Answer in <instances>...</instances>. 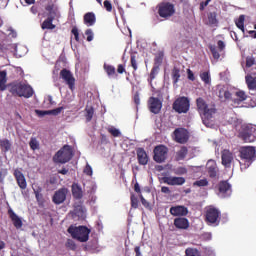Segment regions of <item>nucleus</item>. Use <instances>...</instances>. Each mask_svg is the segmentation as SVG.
Wrapping results in <instances>:
<instances>
[{"mask_svg":"<svg viewBox=\"0 0 256 256\" xmlns=\"http://www.w3.org/2000/svg\"><path fill=\"white\" fill-rule=\"evenodd\" d=\"M196 107L199 115L201 116L202 123L209 127L211 125V119H213V115L217 113V108L215 105L209 106L205 99L199 97L196 99Z\"/></svg>","mask_w":256,"mask_h":256,"instance_id":"obj_1","label":"nucleus"},{"mask_svg":"<svg viewBox=\"0 0 256 256\" xmlns=\"http://www.w3.org/2000/svg\"><path fill=\"white\" fill-rule=\"evenodd\" d=\"M68 233L72 239L79 241L80 243H87L89 241V235H91V229L87 226H69Z\"/></svg>","mask_w":256,"mask_h":256,"instance_id":"obj_2","label":"nucleus"},{"mask_svg":"<svg viewBox=\"0 0 256 256\" xmlns=\"http://www.w3.org/2000/svg\"><path fill=\"white\" fill-rule=\"evenodd\" d=\"M240 157L244 161V164L240 162V169L241 171L248 169L251 167V164L256 159V150L253 146H243L239 150Z\"/></svg>","mask_w":256,"mask_h":256,"instance_id":"obj_3","label":"nucleus"},{"mask_svg":"<svg viewBox=\"0 0 256 256\" xmlns=\"http://www.w3.org/2000/svg\"><path fill=\"white\" fill-rule=\"evenodd\" d=\"M238 137L242 139L244 143H253L254 141H256V125H242L238 132Z\"/></svg>","mask_w":256,"mask_h":256,"instance_id":"obj_4","label":"nucleus"},{"mask_svg":"<svg viewBox=\"0 0 256 256\" xmlns=\"http://www.w3.org/2000/svg\"><path fill=\"white\" fill-rule=\"evenodd\" d=\"M10 93L14 97H25V99H29L33 97V88L27 84L16 83L11 85Z\"/></svg>","mask_w":256,"mask_h":256,"instance_id":"obj_5","label":"nucleus"},{"mask_svg":"<svg viewBox=\"0 0 256 256\" xmlns=\"http://www.w3.org/2000/svg\"><path fill=\"white\" fill-rule=\"evenodd\" d=\"M73 159V148L70 145H64L53 157L54 163H69Z\"/></svg>","mask_w":256,"mask_h":256,"instance_id":"obj_6","label":"nucleus"},{"mask_svg":"<svg viewBox=\"0 0 256 256\" xmlns=\"http://www.w3.org/2000/svg\"><path fill=\"white\" fill-rule=\"evenodd\" d=\"M157 13L162 19H170L175 15V4L171 2H161L157 5Z\"/></svg>","mask_w":256,"mask_h":256,"instance_id":"obj_7","label":"nucleus"},{"mask_svg":"<svg viewBox=\"0 0 256 256\" xmlns=\"http://www.w3.org/2000/svg\"><path fill=\"white\" fill-rule=\"evenodd\" d=\"M221 221V211L219 209L210 206L206 208L205 222L209 225H218Z\"/></svg>","mask_w":256,"mask_h":256,"instance_id":"obj_8","label":"nucleus"},{"mask_svg":"<svg viewBox=\"0 0 256 256\" xmlns=\"http://www.w3.org/2000/svg\"><path fill=\"white\" fill-rule=\"evenodd\" d=\"M190 107H191V103L189 101V98L185 96H181L177 98L172 104V108L174 109V111L179 114L188 113Z\"/></svg>","mask_w":256,"mask_h":256,"instance_id":"obj_9","label":"nucleus"},{"mask_svg":"<svg viewBox=\"0 0 256 256\" xmlns=\"http://www.w3.org/2000/svg\"><path fill=\"white\" fill-rule=\"evenodd\" d=\"M153 153H154L153 160L156 163H165V161H167L169 148H167V146L165 145L160 144L155 146Z\"/></svg>","mask_w":256,"mask_h":256,"instance_id":"obj_10","label":"nucleus"},{"mask_svg":"<svg viewBox=\"0 0 256 256\" xmlns=\"http://www.w3.org/2000/svg\"><path fill=\"white\" fill-rule=\"evenodd\" d=\"M59 77L68 85L70 91L75 90V76H73V73L70 72V70L63 68L60 71Z\"/></svg>","mask_w":256,"mask_h":256,"instance_id":"obj_11","label":"nucleus"},{"mask_svg":"<svg viewBox=\"0 0 256 256\" xmlns=\"http://www.w3.org/2000/svg\"><path fill=\"white\" fill-rule=\"evenodd\" d=\"M217 189H218V195L222 199L231 197V193H232L231 184H229L227 180L220 181L217 185Z\"/></svg>","mask_w":256,"mask_h":256,"instance_id":"obj_12","label":"nucleus"},{"mask_svg":"<svg viewBox=\"0 0 256 256\" xmlns=\"http://www.w3.org/2000/svg\"><path fill=\"white\" fill-rule=\"evenodd\" d=\"M173 133H174V140L176 141V143L185 145V143L189 141V131H187V129L176 128Z\"/></svg>","mask_w":256,"mask_h":256,"instance_id":"obj_13","label":"nucleus"},{"mask_svg":"<svg viewBox=\"0 0 256 256\" xmlns=\"http://www.w3.org/2000/svg\"><path fill=\"white\" fill-rule=\"evenodd\" d=\"M68 193H69V189L65 187L58 189L52 197L53 203L55 205H61L62 203H65V201L67 200Z\"/></svg>","mask_w":256,"mask_h":256,"instance_id":"obj_14","label":"nucleus"},{"mask_svg":"<svg viewBox=\"0 0 256 256\" xmlns=\"http://www.w3.org/2000/svg\"><path fill=\"white\" fill-rule=\"evenodd\" d=\"M148 108L150 113L159 115V113H161V109L163 108V102H161L159 98L150 97L148 99Z\"/></svg>","mask_w":256,"mask_h":256,"instance_id":"obj_15","label":"nucleus"},{"mask_svg":"<svg viewBox=\"0 0 256 256\" xmlns=\"http://www.w3.org/2000/svg\"><path fill=\"white\" fill-rule=\"evenodd\" d=\"M206 171L210 179H215L219 173V168L217 167V162L215 160H208L206 163Z\"/></svg>","mask_w":256,"mask_h":256,"instance_id":"obj_16","label":"nucleus"},{"mask_svg":"<svg viewBox=\"0 0 256 256\" xmlns=\"http://www.w3.org/2000/svg\"><path fill=\"white\" fill-rule=\"evenodd\" d=\"M170 214L173 215V217H187L189 215V210L185 206H172L170 208Z\"/></svg>","mask_w":256,"mask_h":256,"instance_id":"obj_17","label":"nucleus"},{"mask_svg":"<svg viewBox=\"0 0 256 256\" xmlns=\"http://www.w3.org/2000/svg\"><path fill=\"white\" fill-rule=\"evenodd\" d=\"M16 183L20 189L25 190L27 189V179H25V175L19 169H15L13 173Z\"/></svg>","mask_w":256,"mask_h":256,"instance_id":"obj_18","label":"nucleus"},{"mask_svg":"<svg viewBox=\"0 0 256 256\" xmlns=\"http://www.w3.org/2000/svg\"><path fill=\"white\" fill-rule=\"evenodd\" d=\"M222 165L226 167V169L231 168V163H233V153L229 150H223L221 152Z\"/></svg>","mask_w":256,"mask_h":256,"instance_id":"obj_19","label":"nucleus"},{"mask_svg":"<svg viewBox=\"0 0 256 256\" xmlns=\"http://www.w3.org/2000/svg\"><path fill=\"white\" fill-rule=\"evenodd\" d=\"M163 183L166 185H185V177L168 176L163 178Z\"/></svg>","mask_w":256,"mask_h":256,"instance_id":"obj_20","label":"nucleus"},{"mask_svg":"<svg viewBox=\"0 0 256 256\" xmlns=\"http://www.w3.org/2000/svg\"><path fill=\"white\" fill-rule=\"evenodd\" d=\"M243 101H247V94L240 90L236 92L234 98H232V106L239 107Z\"/></svg>","mask_w":256,"mask_h":256,"instance_id":"obj_21","label":"nucleus"},{"mask_svg":"<svg viewBox=\"0 0 256 256\" xmlns=\"http://www.w3.org/2000/svg\"><path fill=\"white\" fill-rule=\"evenodd\" d=\"M136 155L139 165H147L149 163V155L144 148H137Z\"/></svg>","mask_w":256,"mask_h":256,"instance_id":"obj_22","label":"nucleus"},{"mask_svg":"<svg viewBox=\"0 0 256 256\" xmlns=\"http://www.w3.org/2000/svg\"><path fill=\"white\" fill-rule=\"evenodd\" d=\"M174 227H176V229H180V230H187L189 229V219L185 218V217H177L174 219Z\"/></svg>","mask_w":256,"mask_h":256,"instance_id":"obj_23","label":"nucleus"},{"mask_svg":"<svg viewBox=\"0 0 256 256\" xmlns=\"http://www.w3.org/2000/svg\"><path fill=\"white\" fill-rule=\"evenodd\" d=\"M83 23L86 27H93L97 23V16L93 12H87L83 16Z\"/></svg>","mask_w":256,"mask_h":256,"instance_id":"obj_24","label":"nucleus"},{"mask_svg":"<svg viewBox=\"0 0 256 256\" xmlns=\"http://www.w3.org/2000/svg\"><path fill=\"white\" fill-rule=\"evenodd\" d=\"M218 97L222 103H225L227 101H232V94L229 91V89L225 87L219 89Z\"/></svg>","mask_w":256,"mask_h":256,"instance_id":"obj_25","label":"nucleus"},{"mask_svg":"<svg viewBox=\"0 0 256 256\" xmlns=\"http://www.w3.org/2000/svg\"><path fill=\"white\" fill-rule=\"evenodd\" d=\"M8 215L16 229H21L23 227V221L18 217V215L12 210H8Z\"/></svg>","mask_w":256,"mask_h":256,"instance_id":"obj_26","label":"nucleus"},{"mask_svg":"<svg viewBox=\"0 0 256 256\" xmlns=\"http://www.w3.org/2000/svg\"><path fill=\"white\" fill-rule=\"evenodd\" d=\"M32 189L34 191L37 203L39 205H43L45 203V198L43 197V188L41 186L35 185L32 187Z\"/></svg>","mask_w":256,"mask_h":256,"instance_id":"obj_27","label":"nucleus"},{"mask_svg":"<svg viewBox=\"0 0 256 256\" xmlns=\"http://www.w3.org/2000/svg\"><path fill=\"white\" fill-rule=\"evenodd\" d=\"M72 189V197L75 199H83V189L78 183H73L71 186Z\"/></svg>","mask_w":256,"mask_h":256,"instance_id":"obj_28","label":"nucleus"},{"mask_svg":"<svg viewBox=\"0 0 256 256\" xmlns=\"http://www.w3.org/2000/svg\"><path fill=\"white\" fill-rule=\"evenodd\" d=\"M188 153H189V149L187 148V146H182L180 150L176 152V156H175L176 161H183L185 157H187Z\"/></svg>","mask_w":256,"mask_h":256,"instance_id":"obj_29","label":"nucleus"},{"mask_svg":"<svg viewBox=\"0 0 256 256\" xmlns=\"http://www.w3.org/2000/svg\"><path fill=\"white\" fill-rule=\"evenodd\" d=\"M246 85L250 91H256V77L247 75L245 77Z\"/></svg>","mask_w":256,"mask_h":256,"instance_id":"obj_30","label":"nucleus"},{"mask_svg":"<svg viewBox=\"0 0 256 256\" xmlns=\"http://www.w3.org/2000/svg\"><path fill=\"white\" fill-rule=\"evenodd\" d=\"M7 89V70L0 71V91Z\"/></svg>","mask_w":256,"mask_h":256,"instance_id":"obj_31","label":"nucleus"},{"mask_svg":"<svg viewBox=\"0 0 256 256\" xmlns=\"http://www.w3.org/2000/svg\"><path fill=\"white\" fill-rule=\"evenodd\" d=\"M208 25L210 27H217L219 20H217V12L208 13Z\"/></svg>","mask_w":256,"mask_h":256,"instance_id":"obj_32","label":"nucleus"},{"mask_svg":"<svg viewBox=\"0 0 256 256\" xmlns=\"http://www.w3.org/2000/svg\"><path fill=\"white\" fill-rule=\"evenodd\" d=\"M45 10L47 11V19L55 21V18L57 17V10L53 5L46 6Z\"/></svg>","mask_w":256,"mask_h":256,"instance_id":"obj_33","label":"nucleus"},{"mask_svg":"<svg viewBox=\"0 0 256 256\" xmlns=\"http://www.w3.org/2000/svg\"><path fill=\"white\" fill-rule=\"evenodd\" d=\"M0 149L3 151V153H8V151H11V141H9V139L0 140Z\"/></svg>","mask_w":256,"mask_h":256,"instance_id":"obj_34","label":"nucleus"},{"mask_svg":"<svg viewBox=\"0 0 256 256\" xmlns=\"http://www.w3.org/2000/svg\"><path fill=\"white\" fill-rule=\"evenodd\" d=\"M73 215H75V217H78L79 219H83L85 217V210L83 209V206L78 205L74 207Z\"/></svg>","mask_w":256,"mask_h":256,"instance_id":"obj_35","label":"nucleus"},{"mask_svg":"<svg viewBox=\"0 0 256 256\" xmlns=\"http://www.w3.org/2000/svg\"><path fill=\"white\" fill-rule=\"evenodd\" d=\"M179 79H181V70L178 67H174L172 69V80L174 85L179 83Z\"/></svg>","mask_w":256,"mask_h":256,"instance_id":"obj_36","label":"nucleus"},{"mask_svg":"<svg viewBox=\"0 0 256 256\" xmlns=\"http://www.w3.org/2000/svg\"><path fill=\"white\" fill-rule=\"evenodd\" d=\"M104 71L107 73L108 77H113L117 75V72L115 70V66L109 65V64H104Z\"/></svg>","mask_w":256,"mask_h":256,"instance_id":"obj_37","label":"nucleus"},{"mask_svg":"<svg viewBox=\"0 0 256 256\" xmlns=\"http://www.w3.org/2000/svg\"><path fill=\"white\" fill-rule=\"evenodd\" d=\"M235 23L236 27H238V29H241L242 33H245V15H240Z\"/></svg>","mask_w":256,"mask_h":256,"instance_id":"obj_38","label":"nucleus"},{"mask_svg":"<svg viewBox=\"0 0 256 256\" xmlns=\"http://www.w3.org/2000/svg\"><path fill=\"white\" fill-rule=\"evenodd\" d=\"M85 111H86V114H85L86 122L90 123V121L93 120V115H95V109L91 106V107H86Z\"/></svg>","mask_w":256,"mask_h":256,"instance_id":"obj_39","label":"nucleus"},{"mask_svg":"<svg viewBox=\"0 0 256 256\" xmlns=\"http://www.w3.org/2000/svg\"><path fill=\"white\" fill-rule=\"evenodd\" d=\"M200 79L205 85H211V74L209 71L200 73Z\"/></svg>","mask_w":256,"mask_h":256,"instance_id":"obj_40","label":"nucleus"},{"mask_svg":"<svg viewBox=\"0 0 256 256\" xmlns=\"http://www.w3.org/2000/svg\"><path fill=\"white\" fill-rule=\"evenodd\" d=\"M41 27H42V29H51V30L55 29V25L53 24V20H50L48 18H46L44 20Z\"/></svg>","mask_w":256,"mask_h":256,"instance_id":"obj_41","label":"nucleus"},{"mask_svg":"<svg viewBox=\"0 0 256 256\" xmlns=\"http://www.w3.org/2000/svg\"><path fill=\"white\" fill-rule=\"evenodd\" d=\"M184 256H201V252L197 248H187Z\"/></svg>","mask_w":256,"mask_h":256,"instance_id":"obj_42","label":"nucleus"},{"mask_svg":"<svg viewBox=\"0 0 256 256\" xmlns=\"http://www.w3.org/2000/svg\"><path fill=\"white\" fill-rule=\"evenodd\" d=\"M29 147L32 151H37V149H39V140H37L35 137H32L29 142Z\"/></svg>","mask_w":256,"mask_h":256,"instance_id":"obj_43","label":"nucleus"},{"mask_svg":"<svg viewBox=\"0 0 256 256\" xmlns=\"http://www.w3.org/2000/svg\"><path fill=\"white\" fill-rule=\"evenodd\" d=\"M158 73H159V68L157 66H153V68L151 69V72H150V78L148 79L150 85H152L153 79H155V77H157Z\"/></svg>","mask_w":256,"mask_h":256,"instance_id":"obj_44","label":"nucleus"},{"mask_svg":"<svg viewBox=\"0 0 256 256\" xmlns=\"http://www.w3.org/2000/svg\"><path fill=\"white\" fill-rule=\"evenodd\" d=\"M130 64L134 71H137V69H139V67L137 66V55L132 54L130 56Z\"/></svg>","mask_w":256,"mask_h":256,"instance_id":"obj_45","label":"nucleus"},{"mask_svg":"<svg viewBox=\"0 0 256 256\" xmlns=\"http://www.w3.org/2000/svg\"><path fill=\"white\" fill-rule=\"evenodd\" d=\"M209 49L214 59H219L221 57V54L217 51V47L211 45L209 46Z\"/></svg>","mask_w":256,"mask_h":256,"instance_id":"obj_46","label":"nucleus"},{"mask_svg":"<svg viewBox=\"0 0 256 256\" xmlns=\"http://www.w3.org/2000/svg\"><path fill=\"white\" fill-rule=\"evenodd\" d=\"M107 131L111 134L112 137H119L121 135V131L115 127H110L107 129Z\"/></svg>","mask_w":256,"mask_h":256,"instance_id":"obj_47","label":"nucleus"},{"mask_svg":"<svg viewBox=\"0 0 256 256\" xmlns=\"http://www.w3.org/2000/svg\"><path fill=\"white\" fill-rule=\"evenodd\" d=\"M7 36L10 37L11 39H17V31L15 29L8 27L6 29Z\"/></svg>","mask_w":256,"mask_h":256,"instance_id":"obj_48","label":"nucleus"},{"mask_svg":"<svg viewBox=\"0 0 256 256\" xmlns=\"http://www.w3.org/2000/svg\"><path fill=\"white\" fill-rule=\"evenodd\" d=\"M162 63H163V55L159 54L154 59V67H157L159 69Z\"/></svg>","mask_w":256,"mask_h":256,"instance_id":"obj_49","label":"nucleus"},{"mask_svg":"<svg viewBox=\"0 0 256 256\" xmlns=\"http://www.w3.org/2000/svg\"><path fill=\"white\" fill-rule=\"evenodd\" d=\"M130 200L131 207H133V209H137V207H139V200L136 198L134 194L131 195Z\"/></svg>","mask_w":256,"mask_h":256,"instance_id":"obj_50","label":"nucleus"},{"mask_svg":"<svg viewBox=\"0 0 256 256\" xmlns=\"http://www.w3.org/2000/svg\"><path fill=\"white\" fill-rule=\"evenodd\" d=\"M194 185H196L197 187H207V185H209V181H207V179L197 180L196 182H194Z\"/></svg>","mask_w":256,"mask_h":256,"instance_id":"obj_51","label":"nucleus"},{"mask_svg":"<svg viewBox=\"0 0 256 256\" xmlns=\"http://www.w3.org/2000/svg\"><path fill=\"white\" fill-rule=\"evenodd\" d=\"M72 35H74V39L75 41H77V43H79L80 39H79V28H77V26H74L71 30Z\"/></svg>","mask_w":256,"mask_h":256,"instance_id":"obj_52","label":"nucleus"},{"mask_svg":"<svg viewBox=\"0 0 256 256\" xmlns=\"http://www.w3.org/2000/svg\"><path fill=\"white\" fill-rule=\"evenodd\" d=\"M85 35H86V40L88 41V42H91V41H93V37H94V34H93V30L91 29V28H89V29H87L86 31H85Z\"/></svg>","mask_w":256,"mask_h":256,"instance_id":"obj_53","label":"nucleus"},{"mask_svg":"<svg viewBox=\"0 0 256 256\" xmlns=\"http://www.w3.org/2000/svg\"><path fill=\"white\" fill-rule=\"evenodd\" d=\"M140 201L143 205V207H145V209H150L151 210V203H149V201H147L143 195H140Z\"/></svg>","mask_w":256,"mask_h":256,"instance_id":"obj_54","label":"nucleus"},{"mask_svg":"<svg viewBox=\"0 0 256 256\" xmlns=\"http://www.w3.org/2000/svg\"><path fill=\"white\" fill-rule=\"evenodd\" d=\"M83 172L85 175H88V177H91L93 175V168L91 167V165L86 164Z\"/></svg>","mask_w":256,"mask_h":256,"instance_id":"obj_55","label":"nucleus"},{"mask_svg":"<svg viewBox=\"0 0 256 256\" xmlns=\"http://www.w3.org/2000/svg\"><path fill=\"white\" fill-rule=\"evenodd\" d=\"M104 8L106 9V11H108V13H111L113 11V4H111V1L105 0Z\"/></svg>","mask_w":256,"mask_h":256,"instance_id":"obj_56","label":"nucleus"},{"mask_svg":"<svg viewBox=\"0 0 256 256\" xmlns=\"http://www.w3.org/2000/svg\"><path fill=\"white\" fill-rule=\"evenodd\" d=\"M66 247H68L72 251H75L77 249V244H75L73 240H68L66 243Z\"/></svg>","mask_w":256,"mask_h":256,"instance_id":"obj_57","label":"nucleus"},{"mask_svg":"<svg viewBox=\"0 0 256 256\" xmlns=\"http://www.w3.org/2000/svg\"><path fill=\"white\" fill-rule=\"evenodd\" d=\"M175 175H187V168L185 167H179L175 171Z\"/></svg>","mask_w":256,"mask_h":256,"instance_id":"obj_58","label":"nucleus"},{"mask_svg":"<svg viewBox=\"0 0 256 256\" xmlns=\"http://www.w3.org/2000/svg\"><path fill=\"white\" fill-rule=\"evenodd\" d=\"M38 117H45V115H51L50 110H36Z\"/></svg>","mask_w":256,"mask_h":256,"instance_id":"obj_59","label":"nucleus"},{"mask_svg":"<svg viewBox=\"0 0 256 256\" xmlns=\"http://www.w3.org/2000/svg\"><path fill=\"white\" fill-rule=\"evenodd\" d=\"M255 65V58L248 57L246 58V67H253Z\"/></svg>","mask_w":256,"mask_h":256,"instance_id":"obj_60","label":"nucleus"},{"mask_svg":"<svg viewBox=\"0 0 256 256\" xmlns=\"http://www.w3.org/2000/svg\"><path fill=\"white\" fill-rule=\"evenodd\" d=\"M133 101H134L135 105H140V103H141V98L139 97V92H136V93L134 94Z\"/></svg>","mask_w":256,"mask_h":256,"instance_id":"obj_61","label":"nucleus"},{"mask_svg":"<svg viewBox=\"0 0 256 256\" xmlns=\"http://www.w3.org/2000/svg\"><path fill=\"white\" fill-rule=\"evenodd\" d=\"M63 111V107H58L56 109L50 110V115H59Z\"/></svg>","mask_w":256,"mask_h":256,"instance_id":"obj_62","label":"nucleus"},{"mask_svg":"<svg viewBox=\"0 0 256 256\" xmlns=\"http://www.w3.org/2000/svg\"><path fill=\"white\" fill-rule=\"evenodd\" d=\"M187 75L189 81H195V74H193V71H191V69H187Z\"/></svg>","mask_w":256,"mask_h":256,"instance_id":"obj_63","label":"nucleus"},{"mask_svg":"<svg viewBox=\"0 0 256 256\" xmlns=\"http://www.w3.org/2000/svg\"><path fill=\"white\" fill-rule=\"evenodd\" d=\"M217 45H218L219 51H223L225 49V42H223L222 40H219L217 42Z\"/></svg>","mask_w":256,"mask_h":256,"instance_id":"obj_64","label":"nucleus"}]
</instances>
